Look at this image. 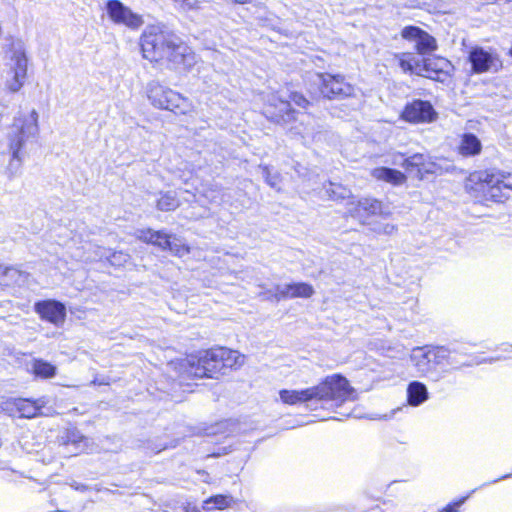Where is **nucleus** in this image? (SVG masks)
I'll use <instances>...</instances> for the list:
<instances>
[{
    "label": "nucleus",
    "mask_w": 512,
    "mask_h": 512,
    "mask_svg": "<svg viewBox=\"0 0 512 512\" xmlns=\"http://www.w3.org/2000/svg\"><path fill=\"white\" fill-rule=\"evenodd\" d=\"M143 57L175 70H190L196 64L192 49L174 34L149 26L140 39Z\"/></svg>",
    "instance_id": "obj_1"
},
{
    "label": "nucleus",
    "mask_w": 512,
    "mask_h": 512,
    "mask_svg": "<svg viewBox=\"0 0 512 512\" xmlns=\"http://www.w3.org/2000/svg\"><path fill=\"white\" fill-rule=\"evenodd\" d=\"M38 112L35 109L30 111H19L14 117L13 123L8 132V146L12 153L9 163L10 169H18L21 165V150L25 145L37 138L39 134Z\"/></svg>",
    "instance_id": "obj_2"
},
{
    "label": "nucleus",
    "mask_w": 512,
    "mask_h": 512,
    "mask_svg": "<svg viewBox=\"0 0 512 512\" xmlns=\"http://www.w3.org/2000/svg\"><path fill=\"white\" fill-rule=\"evenodd\" d=\"M267 104L264 108L266 117L272 119L277 123H291L292 121H300V125L291 127L295 134L306 136L310 134L307 127L310 124L311 117L304 113H299L291 109L290 101L286 100L284 95L276 93H269L266 96Z\"/></svg>",
    "instance_id": "obj_3"
},
{
    "label": "nucleus",
    "mask_w": 512,
    "mask_h": 512,
    "mask_svg": "<svg viewBox=\"0 0 512 512\" xmlns=\"http://www.w3.org/2000/svg\"><path fill=\"white\" fill-rule=\"evenodd\" d=\"M216 354L217 348H212L189 355L172 364L175 370L183 377L212 378L215 373L222 370L219 357H215Z\"/></svg>",
    "instance_id": "obj_4"
},
{
    "label": "nucleus",
    "mask_w": 512,
    "mask_h": 512,
    "mask_svg": "<svg viewBox=\"0 0 512 512\" xmlns=\"http://www.w3.org/2000/svg\"><path fill=\"white\" fill-rule=\"evenodd\" d=\"M147 96L154 107L169 110L175 114L189 115L195 110L193 103L187 97L158 82L148 84Z\"/></svg>",
    "instance_id": "obj_5"
},
{
    "label": "nucleus",
    "mask_w": 512,
    "mask_h": 512,
    "mask_svg": "<svg viewBox=\"0 0 512 512\" xmlns=\"http://www.w3.org/2000/svg\"><path fill=\"white\" fill-rule=\"evenodd\" d=\"M316 401H332L336 406H341L347 401H355L357 398L354 388L349 385L346 378L335 374L317 386H314Z\"/></svg>",
    "instance_id": "obj_6"
},
{
    "label": "nucleus",
    "mask_w": 512,
    "mask_h": 512,
    "mask_svg": "<svg viewBox=\"0 0 512 512\" xmlns=\"http://www.w3.org/2000/svg\"><path fill=\"white\" fill-rule=\"evenodd\" d=\"M481 190L487 199L495 202H503L509 198L512 191V174L502 171H485L479 177Z\"/></svg>",
    "instance_id": "obj_7"
},
{
    "label": "nucleus",
    "mask_w": 512,
    "mask_h": 512,
    "mask_svg": "<svg viewBox=\"0 0 512 512\" xmlns=\"http://www.w3.org/2000/svg\"><path fill=\"white\" fill-rule=\"evenodd\" d=\"M137 237L145 243L159 247L161 250H169L178 257H182L190 251V248L181 238L164 231L139 230L137 231Z\"/></svg>",
    "instance_id": "obj_8"
},
{
    "label": "nucleus",
    "mask_w": 512,
    "mask_h": 512,
    "mask_svg": "<svg viewBox=\"0 0 512 512\" xmlns=\"http://www.w3.org/2000/svg\"><path fill=\"white\" fill-rule=\"evenodd\" d=\"M46 397L37 400L27 398H9L0 404L2 411L13 417L34 418L41 414V409L48 404Z\"/></svg>",
    "instance_id": "obj_9"
},
{
    "label": "nucleus",
    "mask_w": 512,
    "mask_h": 512,
    "mask_svg": "<svg viewBox=\"0 0 512 512\" xmlns=\"http://www.w3.org/2000/svg\"><path fill=\"white\" fill-rule=\"evenodd\" d=\"M105 8L109 19L115 25H122L131 30H137L144 24L142 15L133 12L120 0H108Z\"/></svg>",
    "instance_id": "obj_10"
},
{
    "label": "nucleus",
    "mask_w": 512,
    "mask_h": 512,
    "mask_svg": "<svg viewBox=\"0 0 512 512\" xmlns=\"http://www.w3.org/2000/svg\"><path fill=\"white\" fill-rule=\"evenodd\" d=\"M350 215L357 219L362 225H370L373 217H387L390 212L384 209L383 204L372 198H363L357 202H351L348 208Z\"/></svg>",
    "instance_id": "obj_11"
},
{
    "label": "nucleus",
    "mask_w": 512,
    "mask_h": 512,
    "mask_svg": "<svg viewBox=\"0 0 512 512\" xmlns=\"http://www.w3.org/2000/svg\"><path fill=\"white\" fill-rule=\"evenodd\" d=\"M320 92L326 98L348 97L354 92L351 84L347 83L341 75L317 74Z\"/></svg>",
    "instance_id": "obj_12"
},
{
    "label": "nucleus",
    "mask_w": 512,
    "mask_h": 512,
    "mask_svg": "<svg viewBox=\"0 0 512 512\" xmlns=\"http://www.w3.org/2000/svg\"><path fill=\"white\" fill-rule=\"evenodd\" d=\"M27 76V57L22 48L16 49L11 57L10 70L7 73L6 84L10 91L21 89Z\"/></svg>",
    "instance_id": "obj_13"
},
{
    "label": "nucleus",
    "mask_w": 512,
    "mask_h": 512,
    "mask_svg": "<svg viewBox=\"0 0 512 512\" xmlns=\"http://www.w3.org/2000/svg\"><path fill=\"white\" fill-rule=\"evenodd\" d=\"M401 118L410 123H430L436 120L437 112L429 101L414 100L406 104Z\"/></svg>",
    "instance_id": "obj_14"
},
{
    "label": "nucleus",
    "mask_w": 512,
    "mask_h": 512,
    "mask_svg": "<svg viewBox=\"0 0 512 512\" xmlns=\"http://www.w3.org/2000/svg\"><path fill=\"white\" fill-rule=\"evenodd\" d=\"M469 62L472 71L476 74L497 72L502 67V62L496 54L480 47H475L470 51Z\"/></svg>",
    "instance_id": "obj_15"
},
{
    "label": "nucleus",
    "mask_w": 512,
    "mask_h": 512,
    "mask_svg": "<svg viewBox=\"0 0 512 512\" xmlns=\"http://www.w3.org/2000/svg\"><path fill=\"white\" fill-rule=\"evenodd\" d=\"M401 35L404 39L414 43V47L420 55L430 54L437 48L435 38L419 27L407 26L402 30Z\"/></svg>",
    "instance_id": "obj_16"
},
{
    "label": "nucleus",
    "mask_w": 512,
    "mask_h": 512,
    "mask_svg": "<svg viewBox=\"0 0 512 512\" xmlns=\"http://www.w3.org/2000/svg\"><path fill=\"white\" fill-rule=\"evenodd\" d=\"M35 311L40 317L56 326L63 324L66 317L64 304L56 300L40 301L35 304Z\"/></svg>",
    "instance_id": "obj_17"
},
{
    "label": "nucleus",
    "mask_w": 512,
    "mask_h": 512,
    "mask_svg": "<svg viewBox=\"0 0 512 512\" xmlns=\"http://www.w3.org/2000/svg\"><path fill=\"white\" fill-rule=\"evenodd\" d=\"M451 63L442 57L426 58L420 67L421 74L427 78L444 81L449 75Z\"/></svg>",
    "instance_id": "obj_18"
},
{
    "label": "nucleus",
    "mask_w": 512,
    "mask_h": 512,
    "mask_svg": "<svg viewBox=\"0 0 512 512\" xmlns=\"http://www.w3.org/2000/svg\"><path fill=\"white\" fill-rule=\"evenodd\" d=\"M410 361L421 375H428L435 370L430 345L414 347L411 350Z\"/></svg>",
    "instance_id": "obj_19"
},
{
    "label": "nucleus",
    "mask_w": 512,
    "mask_h": 512,
    "mask_svg": "<svg viewBox=\"0 0 512 512\" xmlns=\"http://www.w3.org/2000/svg\"><path fill=\"white\" fill-rule=\"evenodd\" d=\"M275 291V298L277 300L298 297L309 298L314 293L313 287L307 283L277 285Z\"/></svg>",
    "instance_id": "obj_20"
},
{
    "label": "nucleus",
    "mask_w": 512,
    "mask_h": 512,
    "mask_svg": "<svg viewBox=\"0 0 512 512\" xmlns=\"http://www.w3.org/2000/svg\"><path fill=\"white\" fill-rule=\"evenodd\" d=\"M279 396L284 404L296 405L299 403H306L316 400L314 387L302 389V390H287L283 389L279 391Z\"/></svg>",
    "instance_id": "obj_21"
},
{
    "label": "nucleus",
    "mask_w": 512,
    "mask_h": 512,
    "mask_svg": "<svg viewBox=\"0 0 512 512\" xmlns=\"http://www.w3.org/2000/svg\"><path fill=\"white\" fill-rule=\"evenodd\" d=\"M216 358L219 357L221 369L236 368L244 364V355L225 347H217Z\"/></svg>",
    "instance_id": "obj_22"
},
{
    "label": "nucleus",
    "mask_w": 512,
    "mask_h": 512,
    "mask_svg": "<svg viewBox=\"0 0 512 512\" xmlns=\"http://www.w3.org/2000/svg\"><path fill=\"white\" fill-rule=\"evenodd\" d=\"M103 258L108 259L113 266H122L129 260V255L122 251H115L110 253L109 250L103 247H97L94 256L85 257L86 261L101 260Z\"/></svg>",
    "instance_id": "obj_23"
},
{
    "label": "nucleus",
    "mask_w": 512,
    "mask_h": 512,
    "mask_svg": "<svg viewBox=\"0 0 512 512\" xmlns=\"http://www.w3.org/2000/svg\"><path fill=\"white\" fill-rule=\"evenodd\" d=\"M482 150L481 141L472 133H465L460 141L458 152L464 157L479 155Z\"/></svg>",
    "instance_id": "obj_24"
},
{
    "label": "nucleus",
    "mask_w": 512,
    "mask_h": 512,
    "mask_svg": "<svg viewBox=\"0 0 512 512\" xmlns=\"http://www.w3.org/2000/svg\"><path fill=\"white\" fill-rule=\"evenodd\" d=\"M371 174L377 180H382L393 185H400L406 181V176L402 172L387 167L375 168L372 170Z\"/></svg>",
    "instance_id": "obj_25"
},
{
    "label": "nucleus",
    "mask_w": 512,
    "mask_h": 512,
    "mask_svg": "<svg viewBox=\"0 0 512 512\" xmlns=\"http://www.w3.org/2000/svg\"><path fill=\"white\" fill-rule=\"evenodd\" d=\"M407 399L411 406H419L428 399L426 386L418 381H413L407 388Z\"/></svg>",
    "instance_id": "obj_26"
},
{
    "label": "nucleus",
    "mask_w": 512,
    "mask_h": 512,
    "mask_svg": "<svg viewBox=\"0 0 512 512\" xmlns=\"http://www.w3.org/2000/svg\"><path fill=\"white\" fill-rule=\"evenodd\" d=\"M426 160L427 157L424 154L417 153L404 159L402 166L408 171L412 168H417L419 173H434V165L432 163H427Z\"/></svg>",
    "instance_id": "obj_27"
},
{
    "label": "nucleus",
    "mask_w": 512,
    "mask_h": 512,
    "mask_svg": "<svg viewBox=\"0 0 512 512\" xmlns=\"http://www.w3.org/2000/svg\"><path fill=\"white\" fill-rule=\"evenodd\" d=\"M26 275L14 267H4L0 265V284H20L24 282Z\"/></svg>",
    "instance_id": "obj_28"
},
{
    "label": "nucleus",
    "mask_w": 512,
    "mask_h": 512,
    "mask_svg": "<svg viewBox=\"0 0 512 512\" xmlns=\"http://www.w3.org/2000/svg\"><path fill=\"white\" fill-rule=\"evenodd\" d=\"M201 194L210 203L227 202V200L225 199L227 194L224 193L222 191L221 186L216 183H210V184L203 186V188L201 190Z\"/></svg>",
    "instance_id": "obj_29"
},
{
    "label": "nucleus",
    "mask_w": 512,
    "mask_h": 512,
    "mask_svg": "<svg viewBox=\"0 0 512 512\" xmlns=\"http://www.w3.org/2000/svg\"><path fill=\"white\" fill-rule=\"evenodd\" d=\"M399 59V66L404 72L421 74L420 61L411 53H402L397 55Z\"/></svg>",
    "instance_id": "obj_30"
},
{
    "label": "nucleus",
    "mask_w": 512,
    "mask_h": 512,
    "mask_svg": "<svg viewBox=\"0 0 512 512\" xmlns=\"http://www.w3.org/2000/svg\"><path fill=\"white\" fill-rule=\"evenodd\" d=\"M31 369L36 377L44 379L52 378L56 373L54 365L41 359L34 360Z\"/></svg>",
    "instance_id": "obj_31"
},
{
    "label": "nucleus",
    "mask_w": 512,
    "mask_h": 512,
    "mask_svg": "<svg viewBox=\"0 0 512 512\" xmlns=\"http://www.w3.org/2000/svg\"><path fill=\"white\" fill-rule=\"evenodd\" d=\"M233 502V498L228 495L212 496L203 503V509L210 511L213 509L223 510L229 507Z\"/></svg>",
    "instance_id": "obj_32"
},
{
    "label": "nucleus",
    "mask_w": 512,
    "mask_h": 512,
    "mask_svg": "<svg viewBox=\"0 0 512 512\" xmlns=\"http://www.w3.org/2000/svg\"><path fill=\"white\" fill-rule=\"evenodd\" d=\"M180 205L175 192L167 191L162 193L157 201V208L161 211H173Z\"/></svg>",
    "instance_id": "obj_33"
},
{
    "label": "nucleus",
    "mask_w": 512,
    "mask_h": 512,
    "mask_svg": "<svg viewBox=\"0 0 512 512\" xmlns=\"http://www.w3.org/2000/svg\"><path fill=\"white\" fill-rule=\"evenodd\" d=\"M370 230L378 235H393L397 231V226L390 222H382L374 219L371 224L368 225Z\"/></svg>",
    "instance_id": "obj_34"
},
{
    "label": "nucleus",
    "mask_w": 512,
    "mask_h": 512,
    "mask_svg": "<svg viewBox=\"0 0 512 512\" xmlns=\"http://www.w3.org/2000/svg\"><path fill=\"white\" fill-rule=\"evenodd\" d=\"M326 193L332 200L346 199L351 195V191L348 188L336 183H329V186L326 188Z\"/></svg>",
    "instance_id": "obj_35"
},
{
    "label": "nucleus",
    "mask_w": 512,
    "mask_h": 512,
    "mask_svg": "<svg viewBox=\"0 0 512 512\" xmlns=\"http://www.w3.org/2000/svg\"><path fill=\"white\" fill-rule=\"evenodd\" d=\"M430 353L432 354L434 369L446 364V360L449 358V348L445 346L430 345Z\"/></svg>",
    "instance_id": "obj_36"
},
{
    "label": "nucleus",
    "mask_w": 512,
    "mask_h": 512,
    "mask_svg": "<svg viewBox=\"0 0 512 512\" xmlns=\"http://www.w3.org/2000/svg\"><path fill=\"white\" fill-rule=\"evenodd\" d=\"M458 355L464 356V354L459 349L454 347L449 348V358L446 360V365L451 366L453 368L472 365V362L459 360L457 358Z\"/></svg>",
    "instance_id": "obj_37"
},
{
    "label": "nucleus",
    "mask_w": 512,
    "mask_h": 512,
    "mask_svg": "<svg viewBox=\"0 0 512 512\" xmlns=\"http://www.w3.org/2000/svg\"><path fill=\"white\" fill-rule=\"evenodd\" d=\"M262 175L265 178L267 184L272 188H279V175L277 173H272L269 167H262Z\"/></svg>",
    "instance_id": "obj_38"
},
{
    "label": "nucleus",
    "mask_w": 512,
    "mask_h": 512,
    "mask_svg": "<svg viewBox=\"0 0 512 512\" xmlns=\"http://www.w3.org/2000/svg\"><path fill=\"white\" fill-rule=\"evenodd\" d=\"M68 442L77 446V448H84L88 439L81 435L77 430H72L68 433Z\"/></svg>",
    "instance_id": "obj_39"
},
{
    "label": "nucleus",
    "mask_w": 512,
    "mask_h": 512,
    "mask_svg": "<svg viewBox=\"0 0 512 512\" xmlns=\"http://www.w3.org/2000/svg\"><path fill=\"white\" fill-rule=\"evenodd\" d=\"M183 169H178V172L176 173V176L183 181V183H188L190 178L192 177V171L188 169V164L184 163Z\"/></svg>",
    "instance_id": "obj_40"
},
{
    "label": "nucleus",
    "mask_w": 512,
    "mask_h": 512,
    "mask_svg": "<svg viewBox=\"0 0 512 512\" xmlns=\"http://www.w3.org/2000/svg\"><path fill=\"white\" fill-rule=\"evenodd\" d=\"M289 98L292 102L300 107H305L308 104L307 99L297 92L290 93Z\"/></svg>",
    "instance_id": "obj_41"
},
{
    "label": "nucleus",
    "mask_w": 512,
    "mask_h": 512,
    "mask_svg": "<svg viewBox=\"0 0 512 512\" xmlns=\"http://www.w3.org/2000/svg\"><path fill=\"white\" fill-rule=\"evenodd\" d=\"M179 3L180 6L185 10H192L198 8V0H174Z\"/></svg>",
    "instance_id": "obj_42"
},
{
    "label": "nucleus",
    "mask_w": 512,
    "mask_h": 512,
    "mask_svg": "<svg viewBox=\"0 0 512 512\" xmlns=\"http://www.w3.org/2000/svg\"><path fill=\"white\" fill-rule=\"evenodd\" d=\"M464 502V499L453 504V505H448L447 508L445 509V512H456L458 507H460V505Z\"/></svg>",
    "instance_id": "obj_43"
},
{
    "label": "nucleus",
    "mask_w": 512,
    "mask_h": 512,
    "mask_svg": "<svg viewBox=\"0 0 512 512\" xmlns=\"http://www.w3.org/2000/svg\"><path fill=\"white\" fill-rule=\"evenodd\" d=\"M92 384H94V385H108L109 381L106 378H95L92 381Z\"/></svg>",
    "instance_id": "obj_44"
},
{
    "label": "nucleus",
    "mask_w": 512,
    "mask_h": 512,
    "mask_svg": "<svg viewBox=\"0 0 512 512\" xmlns=\"http://www.w3.org/2000/svg\"><path fill=\"white\" fill-rule=\"evenodd\" d=\"M500 349L507 353H512V345L509 344H502Z\"/></svg>",
    "instance_id": "obj_45"
},
{
    "label": "nucleus",
    "mask_w": 512,
    "mask_h": 512,
    "mask_svg": "<svg viewBox=\"0 0 512 512\" xmlns=\"http://www.w3.org/2000/svg\"><path fill=\"white\" fill-rule=\"evenodd\" d=\"M510 477H512V473L511 474H506V475H504V476H502V477H500V478H498L496 480H493L492 483H497L498 481H501V480H504V479H507V478H510Z\"/></svg>",
    "instance_id": "obj_46"
},
{
    "label": "nucleus",
    "mask_w": 512,
    "mask_h": 512,
    "mask_svg": "<svg viewBox=\"0 0 512 512\" xmlns=\"http://www.w3.org/2000/svg\"><path fill=\"white\" fill-rule=\"evenodd\" d=\"M233 1L237 4H246V3L251 2V0H233Z\"/></svg>",
    "instance_id": "obj_47"
},
{
    "label": "nucleus",
    "mask_w": 512,
    "mask_h": 512,
    "mask_svg": "<svg viewBox=\"0 0 512 512\" xmlns=\"http://www.w3.org/2000/svg\"><path fill=\"white\" fill-rule=\"evenodd\" d=\"M501 359H502V357H496V358H490L488 361L489 362H493V361H498V360H501ZM484 361L486 362L487 360H484Z\"/></svg>",
    "instance_id": "obj_48"
},
{
    "label": "nucleus",
    "mask_w": 512,
    "mask_h": 512,
    "mask_svg": "<svg viewBox=\"0 0 512 512\" xmlns=\"http://www.w3.org/2000/svg\"><path fill=\"white\" fill-rule=\"evenodd\" d=\"M76 490H79L80 487L79 486H73Z\"/></svg>",
    "instance_id": "obj_49"
},
{
    "label": "nucleus",
    "mask_w": 512,
    "mask_h": 512,
    "mask_svg": "<svg viewBox=\"0 0 512 512\" xmlns=\"http://www.w3.org/2000/svg\"><path fill=\"white\" fill-rule=\"evenodd\" d=\"M510 55L512 56V46H511V49H510Z\"/></svg>",
    "instance_id": "obj_50"
}]
</instances>
